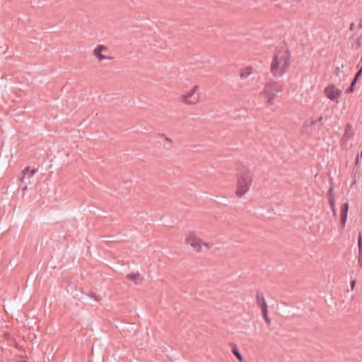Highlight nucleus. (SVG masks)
Returning a JSON list of instances; mask_svg holds the SVG:
<instances>
[{"instance_id": "obj_6", "label": "nucleus", "mask_w": 362, "mask_h": 362, "mask_svg": "<svg viewBox=\"0 0 362 362\" xmlns=\"http://www.w3.org/2000/svg\"><path fill=\"white\" fill-rule=\"evenodd\" d=\"M93 54L99 61L112 59V57L109 55L110 51L108 48L103 45H99L95 47Z\"/></svg>"}, {"instance_id": "obj_20", "label": "nucleus", "mask_w": 362, "mask_h": 362, "mask_svg": "<svg viewBox=\"0 0 362 362\" xmlns=\"http://www.w3.org/2000/svg\"><path fill=\"white\" fill-rule=\"evenodd\" d=\"M362 74V67L361 68V69L358 71L356 76H355V78H356V79L358 78V77Z\"/></svg>"}, {"instance_id": "obj_5", "label": "nucleus", "mask_w": 362, "mask_h": 362, "mask_svg": "<svg viewBox=\"0 0 362 362\" xmlns=\"http://www.w3.org/2000/svg\"><path fill=\"white\" fill-rule=\"evenodd\" d=\"M281 90V88L279 84L271 82L265 85L263 90L260 93V95L266 100L267 104L272 105L273 104L277 93Z\"/></svg>"}, {"instance_id": "obj_12", "label": "nucleus", "mask_w": 362, "mask_h": 362, "mask_svg": "<svg viewBox=\"0 0 362 362\" xmlns=\"http://www.w3.org/2000/svg\"><path fill=\"white\" fill-rule=\"evenodd\" d=\"M332 193H333V187H331L329 189V192H328V194H329V204L331 205V207L332 209L333 214H334V216H336V208L334 207V198L332 197Z\"/></svg>"}, {"instance_id": "obj_2", "label": "nucleus", "mask_w": 362, "mask_h": 362, "mask_svg": "<svg viewBox=\"0 0 362 362\" xmlns=\"http://www.w3.org/2000/svg\"><path fill=\"white\" fill-rule=\"evenodd\" d=\"M290 65V53L286 48H282L276 52L271 65V71L275 76H282Z\"/></svg>"}, {"instance_id": "obj_4", "label": "nucleus", "mask_w": 362, "mask_h": 362, "mask_svg": "<svg viewBox=\"0 0 362 362\" xmlns=\"http://www.w3.org/2000/svg\"><path fill=\"white\" fill-rule=\"evenodd\" d=\"M198 85H193L186 90L180 97V101L185 105H196L200 101V93Z\"/></svg>"}, {"instance_id": "obj_8", "label": "nucleus", "mask_w": 362, "mask_h": 362, "mask_svg": "<svg viewBox=\"0 0 362 362\" xmlns=\"http://www.w3.org/2000/svg\"><path fill=\"white\" fill-rule=\"evenodd\" d=\"M257 303H258L259 307L261 308V310L263 313V316H264V320L268 322L269 319H268V316H267V305L265 299L262 295L257 296Z\"/></svg>"}, {"instance_id": "obj_9", "label": "nucleus", "mask_w": 362, "mask_h": 362, "mask_svg": "<svg viewBox=\"0 0 362 362\" xmlns=\"http://www.w3.org/2000/svg\"><path fill=\"white\" fill-rule=\"evenodd\" d=\"M126 277L127 279L133 281L135 285H140L144 281V277L139 272L129 273Z\"/></svg>"}, {"instance_id": "obj_1", "label": "nucleus", "mask_w": 362, "mask_h": 362, "mask_svg": "<svg viewBox=\"0 0 362 362\" xmlns=\"http://www.w3.org/2000/svg\"><path fill=\"white\" fill-rule=\"evenodd\" d=\"M253 182V173L248 168H243L236 177L235 194L243 198L250 189Z\"/></svg>"}, {"instance_id": "obj_3", "label": "nucleus", "mask_w": 362, "mask_h": 362, "mask_svg": "<svg viewBox=\"0 0 362 362\" xmlns=\"http://www.w3.org/2000/svg\"><path fill=\"white\" fill-rule=\"evenodd\" d=\"M184 245L195 253H200L203 249L210 250L213 243L202 239L194 230L187 231L184 237Z\"/></svg>"}, {"instance_id": "obj_18", "label": "nucleus", "mask_w": 362, "mask_h": 362, "mask_svg": "<svg viewBox=\"0 0 362 362\" xmlns=\"http://www.w3.org/2000/svg\"><path fill=\"white\" fill-rule=\"evenodd\" d=\"M358 254H359V259H358V262L361 264V266L362 267V248L361 249H358Z\"/></svg>"}, {"instance_id": "obj_10", "label": "nucleus", "mask_w": 362, "mask_h": 362, "mask_svg": "<svg viewBox=\"0 0 362 362\" xmlns=\"http://www.w3.org/2000/svg\"><path fill=\"white\" fill-rule=\"evenodd\" d=\"M354 135V129L352 124L348 123L344 127V140H349Z\"/></svg>"}, {"instance_id": "obj_13", "label": "nucleus", "mask_w": 362, "mask_h": 362, "mask_svg": "<svg viewBox=\"0 0 362 362\" xmlns=\"http://www.w3.org/2000/svg\"><path fill=\"white\" fill-rule=\"evenodd\" d=\"M232 352L233 354L235 356V357L237 358V359L240 361V362H243L244 361V358L243 356H242V354L240 353L238 349L237 346H234L233 349H232Z\"/></svg>"}, {"instance_id": "obj_14", "label": "nucleus", "mask_w": 362, "mask_h": 362, "mask_svg": "<svg viewBox=\"0 0 362 362\" xmlns=\"http://www.w3.org/2000/svg\"><path fill=\"white\" fill-rule=\"evenodd\" d=\"M348 204H344V208H345V214L343 216L342 218H341V223L344 226L345 225V223H346V216H347V211H348Z\"/></svg>"}, {"instance_id": "obj_16", "label": "nucleus", "mask_w": 362, "mask_h": 362, "mask_svg": "<svg viewBox=\"0 0 362 362\" xmlns=\"http://www.w3.org/2000/svg\"><path fill=\"white\" fill-rule=\"evenodd\" d=\"M358 249L362 248V235L360 234L358 239Z\"/></svg>"}, {"instance_id": "obj_17", "label": "nucleus", "mask_w": 362, "mask_h": 362, "mask_svg": "<svg viewBox=\"0 0 362 362\" xmlns=\"http://www.w3.org/2000/svg\"><path fill=\"white\" fill-rule=\"evenodd\" d=\"M24 173H30V175L32 176L33 175H34V173H35V169H32V170H30L29 168H26L24 171Z\"/></svg>"}, {"instance_id": "obj_19", "label": "nucleus", "mask_w": 362, "mask_h": 362, "mask_svg": "<svg viewBox=\"0 0 362 362\" xmlns=\"http://www.w3.org/2000/svg\"><path fill=\"white\" fill-rule=\"evenodd\" d=\"M355 284H356V281L355 280L352 281L351 283V290H353L354 288Z\"/></svg>"}, {"instance_id": "obj_15", "label": "nucleus", "mask_w": 362, "mask_h": 362, "mask_svg": "<svg viewBox=\"0 0 362 362\" xmlns=\"http://www.w3.org/2000/svg\"><path fill=\"white\" fill-rule=\"evenodd\" d=\"M356 82V78H354V81L351 83V85L349 89H347L346 92L351 93L354 90V86Z\"/></svg>"}, {"instance_id": "obj_11", "label": "nucleus", "mask_w": 362, "mask_h": 362, "mask_svg": "<svg viewBox=\"0 0 362 362\" xmlns=\"http://www.w3.org/2000/svg\"><path fill=\"white\" fill-rule=\"evenodd\" d=\"M252 71L253 69L250 66L243 69L240 74V78L243 80L246 79L250 75L252 74Z\"/></svg>"}, {"instance_id": "obj_7", "label": "nucleus", "mask_w": 362, "mask_h": 362, "mask_svg": "<svg viewBox=\"0 0 362 362\" xmlns=\"http://www.w3.org/2000/svg\"><path fill=\"white\" fill-rule=\"evenodd\" d=\"M325 94L329 100L337 102L338 97L339 95V90L335 86L329 85L325 89Z\"/></svg>"}]
</instances>
